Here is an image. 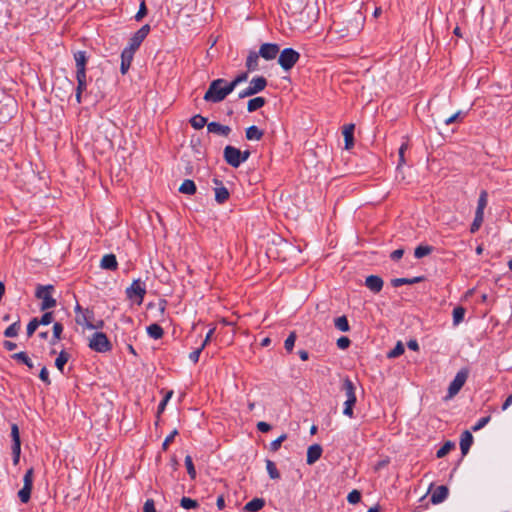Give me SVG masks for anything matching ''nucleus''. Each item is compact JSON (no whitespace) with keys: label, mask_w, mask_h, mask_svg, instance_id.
<instances>
[{"label":"nucleus","mask_w":512,"mask_h":512,"mask_svg":"<svg viewBox=\"0 0 512 512\" xmlns=\"http://www.w3.org/2000/svg\"><path fill=\"white\" fill-rule=\"evenodd\" d=\"M233 90L226 82L225 79L218 78L213 80L207 91L204 94L203 99L206 102L219 103L223 101Z\"/></svg>","instance_id":"f257e3e1"},{"label":"nucleus","mask_w":512,"mask_h":512,"mask_svg":"<svg viewBox=\"0 0 512 512\" xmlns=\"http://www.w3.org/2000/svg\"><path fill=\"white\" fill-rule=\"evenodd\" d=\"M54 291L53 285H39L36 289L35 296L41 300L40 310L47 311L56 306V299L52 297Z\"/></svg>","instance_id":"f03ea898"},{"label":"nucleus","mask_w":512,"mask_h":512,"mask_svg":"<svg viewBox=\"0 0 512 512\" xmlns=\"http://www.w3.org/2000/svg\"><path fill=\"white\" fill-rule=\"evenodd\" d=\"M89 348L98 353H105L112 349V344L103 332H95L89 340Z\"/></svg>","instance_id":"7ed1b4c3"},{"label":"nucleus","mask_w":512,"mask_h":512,"mask_svg":"<svg viewBox=\"0 0 512 512\" xmlns=\"http://www.w3.org/2000/svg\"><path fill=\"white\" fill-rule=\"evenodd\" d=\"M267 86V79L263 76L254 77L249 86L238 93V98L243 99L263 91Z\"/></svg>","instance_id":"20e7f679"},{"label":"nucleus","mask_w":512,"mask_h":512,"mask_svg":"<svg viewBox=\"0 0 512 512\" xmlns=\"http://www.w3.org/2000/svg\"><path fill=\"white\" fill-rule=\"evenodd\" d=\"M300 54L293 48H285L280 52L278 63L283 70L289 71L298 62Z\"/></svg>","instance_id":"39448f33"},{"label":"nucleus","mask_w":512,"mask_h":512,"mask_svg":"<svg viewBox=\"0 0 512 512\" xmlns=\"http://www.w3.org/2000/svg\"><path fill=\"white\" fill-rule=\"evenodd\" d=\"M145 294V285L141 282L140 279L134 280L132 284L126 289L127 297L130 300L136 302L138 305L142 304Z\"/></svg>","instance_id":"423d86ee"},{"label":"nucleus","mask_w":512,"mask_h":512,"mask_svg":"<svg viewBox=\"0 0 512 512\" xmlns=\"http://www.w3.org/2000/svg\"><path fill=\"white\" fill-rule=\"evenodd\" d=\"M150 32V26L148 24L143 25L138 31H136L129 40V45L125 49L135 53L140 47L141 43L147 37Z\"/></svg>","instance_id":"0eeeda50"},{"label":"nucleus","mask_w":512,"mask_h":512,"mask_svg":"<svg viewBox=\"0 0 512 512\" xmlns=\"http://www.w3.org/2000/svg\"><path fill=\"white\" fill-rule=\"evenodd\" d=\"M467 378L468 371L466 369L460 370L449 385L447 398L454 397L464 386Z\"/></svg>","instance_id":"6e6552de"},{"label":"nucleus","mask_w":512,"mask_h":512,"mask_svg":"<svg viewBox=\"0 0 512 512\" xmlns=\"http://www.w3.org/2000/svg\"><path fill=\"white\" fill-rule=\"evenodd\" d=\"M74 60L76 64V80L83 81L86 79V64L88 57L85 51H77L74 53Z\"/></svg>","instance_id":"1a4fd4ad"},{"label":"nucleus","mask_w":512,"mask_h":512,"mask_svg":"<svg viewBox=\"0 0 512 512\" xmlns=\"http://www.w3.org/2000/svg\"><path fill=\"white\" fill-rule=\"evenodd\" d=\"M240 156H241L240 149H238L234 146H231V145H227L224 148V151H223L224 160L231 167L238 168L242 164Z\"/></svg>","instance_id":"9d476101"},{"label":"nucleus","mask_w":512,"mask_h":512,"mask_svg":"<svg viewBox=\"0 0 512 512\" xmlns=\"http://www.w3.org/2000/svg\"><path fill=\"white\" fill-rule=\"evenodd\" d=\"M258 53L265 60H273L279 53V46L275 43H264L260 46Z\"/></svg>","instance_id":"9b49d317"},{"label":"nucleus","mask_w":512,"mask_h":512,"mask_svg":"<svg viewBox=\"0 0 512 512\" xmlns=\"http://www.w3.org/2000/svg\"><path fill=\"white\" fill-rule=\"evenodd\" d=\"M383 280L377 275H369L366 277L365 286L373 293H378L383 288Z\"/></svg>","instance_id":"f8f14e48"},{"label":"nucleus","mask_w":512,"mask_h":512,"mask_svg":"<svg viewBox=\"0 0 512 512\" xmlns=\"http://www.w3.org/2000/svg\"><path fill=\"white\" fill-rule=\"evenodd\" d=\"M11 438H12V454L13 456L20 455L21 452V441L20 432L17 424L11 426Z\"/></svg>","instance_id":"ddd939ff"},{"label":"nucleus","mask_w":512,"mask_h":512,"mask_svg":"<svg viewBox=\"0 0 512 512\" xmlns=\"http://www.w3.org/2000/svg\"><path fill=\"white\" fill-rule=\"evenodd\" d=\"M323 449L319 444H313L307 449V458L306 462L308 465L314 464L318 461L322 455Z\"/></svg>","instance_id":"4468645a"},{"label":"nucleus","mask_w":512,"mask_h":512,"mask_svg":"<svg viewBox=\"0 0 512 512\" xmlns=\"http://www.w3.org/2000/svg\"><path fill=\"white\" fill-rule=\"evenodd\" d=\"M207 130L209 133L218 134L224 137H227L231 132V128L229 126L220 124L218 122L208 123Z\"/></svg>","instance_id":"2eb2a0df"},{"label":"nucleus","mask_w":512,"mask_h":512,"mask_svg":"<svg viewBox=\"0 0 512 512\" xmlns=\"http://www.w3.org/2000/svg\"><path fill=\"white\" fill-rule=\"evenodd\" d=\"M213 181L217 185L214 188L215 200L218 203L222 204L229 198V191L226 187L222 185V183L218 179H214Z\"/></svg>","instance_id":"dca6fc26"},{"label":"nucleus","mask_w":512,"mask_h":512,"mask_svg":"<svg viewBox=\"0 0 512 512\" xmlns=\"http://www.w3.org/2000/svg\"><path fill=\"white\" fill-rule=\"evenodd\" d=\"M448 494V488L444 485H440L433 491L430 500L433 504H440L448 497Z\"/></svg>","instance_id":"f3484780"},{"label":"nucleus","mask_w":512,"mask_h":512,"mask_svg":"<svg viewBox=\"0 0 512 512\" xmlns=\"http://www.w3.org/2000/svg\"><path fill=\"white\" fill-rule=\"evenodd\" d=\"M354 124L345 125L342 131L345 141V149L349 150L354 145Z\"/></svg>","instance_id":"a211bd4d"},{"label":"nucleus","mask_w":512,"mask_h":512,"mask_svg":"<svg viewBox=\"0 0 512 512\" xmlns=\"http://www.w3.org/2000/svg\"><path fill=\"white\" fill-rule=\"evenodd\" d=\"M100 267L106 270L114 271L118 267V262L114 254H106L102 257Z\"/></svg>","instance_id":"6ab92c4d"},{"label":"nucleus","mask_w":512,"mask_h":512,"mask_svg":"<svg viewBox=\"0 0 512 512\" xmlns=\"http://www.w3.org/2000/svg\"><path fill=\"white\" fill-rule=\"evenodd\" d=\"M473 443V436L470 431L465 430L460 438V449L462 455H466Z\"/></svg>","instance_id":"aec40b11"},{"label":"nucleus","mask_w":512,"mask_h":512,"mask_svg":"<svg viewBox=\"0 0 512 512\" xmlns=\"http://www.w3.org/2000/svg\"><path fill=\"white\" fill-rule=\"evenodd\" d=\"M134 53L130 50L124 49L121 54V66L120 71L122 74H126L130 68L131 62L133 60Z\"/></svg>","instance_id":"412c9836"},{"label":"nucleus","mask_w":512,"mask_h":512,"mask_svg":"<svg viewBox=\"0 0 512 512\" xmlns=\"http://www.w3.org/2000/svg\"><path fill=\"white\" fill-rule=\"evenodd\" d=\"M342 390L345 392L346 400H357L355 395V386L349 378H345L343 380Z\"/></svg>","instance_id":"4be33fe9"},{"label":"nucleus","mask_w":512,"mask_h":512,"mask_svg":"<svg viewBox=\"0 0 512 512\" xmlns=\"http://www.w3.org/2000/svg\"><path fill=\"white\" fill-rule=\"evenodd\" d=\"M93 316V312L86 309L82 314H77L75 320L77 324L89 329V324H93Z\"/></svg>","instance_id":"5701e85b"},{"label":"nucleus","mask_w":512,"mask_h":512,"mask_svg":"<svg viewBox=\"0 0 512 512\" xmlns=\"http://www.w3.org/2000/svg\"><path fill=\"white\" fill-rule=\"evenodd\" d=\"M265 505V500L263 498H253L249 502H247L244 506L245 512H257L261 510Z\"/></svg>","instance_id":"b1692460"},{"label":"nucleus","mask_w":512,"mask_h":512,"mask_svg":"<svg viewBox=\"0 0 512 512\" xmlns=\"http://www.w3.org/2000/svg\"><path fill=\"white\" fill-rule=\"evenodd\" d=\"M263 135L264 132L255 125L248 127L245 131L246 139L249 141H259L262 139Z\"/></svg>","instance_id":"393cba45"},{"label":"nucleus","mask_w":512,"mask_h":512,"mask_svg":"<svg viewBox=\"0 0 512 512\" xmlns=\"http://www.w3.org/2000/svg\"><path fill=\"white\" fill-rule=\"evenodd\" d=\"M259 53L250 51L246 59V67L249 72L256 71L258 69Z\"/></svg>","instance_id":"a878e982"},{"label":"nucleus","mask_w":512,"mask_h":512,"mask_svg":"<svg viewBox=\"0 0 512 512\" xmlns=\"http://www.w3.org/2000/svg\"><path fill=\"white\" fill-rule=\"evenodd\" d=\"M179 192L182 194L193 195L196 193V185L193 180L185 179L179 187Z\"/></svg>","instance_id":"bb28decb"},{"label":"nucleus","mask_w":512,"mask_h":512,"mask_svg":"<svg viewBox=\"0 0 512 512\" xmlns=\"http://www.w3.org/2000/svg\"><path fill=\"white\" fill-rule=\"evenodd\" d=\"M11 358L15 361H17L18 363H21V364H24L26 365L29 369H32L34 367L31 359L29 358V356L27 355L26 352H18V353H14Z\"/></svg>","instance_id":"cd10ccee"},{"label":"nucleus","mask_w":512,"mask_h":512,"mask_svg":"<svg viewBox=\"0 0 512 512\" xmlns=\"http://www.w3.org/2000/svg\"><path fill=\"white\" fill-rule=\"evenodd\" d=\"M266 103L265 98L263 97H255L248 101L247 110L248 112H254L260 108H262Z\"/></svg>","instance_id":"c85d7f7f"},{"label":"nucleus","mask_w":512,"mask_h":512,"mask_svg":"<svg viewBox=\"0 0 512 512\" xmlns=\"http://www.w3.org/2000/svg\"><path fill=\"white\" fill-rule=\"evenodd\" d=\"M422 281V277H414V278H395L391 280V285L393 287H400L402 285L415 284Z\"/></svg>","instance_id":"c756f323"},{"label":"nucleus","mask_w":512,"mask_h":512,"mask_svg":"<svg viewBox=\"0 0 512 512\" xmlns=\"http://www.w3.org/2000/svg\"><path fill=\"white\" fill-rule=\"evenodd\" d=\"M147 333L153 339H160L162 338L164 331L160 325L154 323L147 327Z\"/></svg>","instance_id":"7c9ffc66"},{"label":"nucleus","mask_w":512,"mask_h":512,"mask_svg":"<svg viewBox=\"0 0 512 512\" xmlns=\"http://www.w3.org/2000/svg\"><path fill=\"white\" fill-rule=\"evenodd\" d=\"M191 126L196 129H202L207 124V118L201 116L200 114L194 115L190 119Z\"/></svg>","instance_id":"2f4dec72"},{"label":"nucleus","mask_w":512,"mask_h":512,"mask_svg":"<svg viewBox=\"0 0 512 512\" xmlns=\"http://www.w3.org/2000/svg\"><path fill=\"white\" fill-rule=\"evenodd\" d=\"M335 327L341 332H348L350 330V326L346 316H340L334 320Z\"/></svg>","instance_id":"473e14b6"},{"label":"nucleus","mask_w":512,"mask_h":512,"mask_svg":"<svg viewBox=\"0 0 512 512\" xmlns=\"http://www.w3.org/2000/svg\"><path fill=\"white\" fill-rule=\"evenodd\" d=\"M19 329H20V321L17 320L5 329L4 336L7 338L16 337L18 335Z\"/></svg>","instance_id":"72a5a7b5"},{"label":"nucleus","mask_w":512,"mask_h":512,"mask_svg":"<svg viewBox=\"0 0 512 512\" xmlns=\"http://www.w3.org/2000/svg\"><path fill=\"white\" fill-rule=\"evenodd\" d=\"M70 355L66 351H61L55 360V366L61 372L63 371L64 365L68 362Z\"/></svg>","instance_id":"f704fd0d"},{"label":"nucleus","mask_w":512,"mask_h":512,"mask_svg":"<svg viewBox=\"0 0 512 512\" xmlns=\"http://www.w3.org/2000/svg\"><path fill=\"white\" fill-rule=\"evenodd\" d=\"M433 251V248L429 245H419L415 248L414 256L418 259L429 255Z\"/></svg>","instance_id":"c9c22d12"},{"label":"nucleus","mask_w":512,"mask_h":512,"mask_svg":"<svg viewBox=\"0 0 512 512\" xmlns=\"http://www.w3.org/2000/svg\"><path fill=\"white\" fill-rule=\"evenodd\" d=\"M266 469H267V472L271 479H279L280 478V473H279L278 469L276 468V465L273 461H271L269 459L266 460Z\"/></svg>","instance_id":"e433bc0d"},{"label":"nucleus","mask_w":512,"mask_h":512,"mask_svg":"<svg viewBox=\"0 0 512 512\" xmlns=\"http://www.w3.org/2000/svg\"><path fill=\"white\" fill-rule=\"evenodd\" d=\"M465 316V309L462 306H457L453 309V324H460Z\"/></svg>","instance_id":"4c0bfd02"},{"label":"nucleus","mask_w":512,"mask_h":512,"mask_svg":"<svg viewBox=\"0 0 512 512\" xmlns=\"http://www.w3.org/2000/svg\"><path fill=\"white\" fill-rule=\"evenodd\" d=\"M248 79V73L242 72L238 74L231 82H229V86L232 90H234L238 85H240L243 82H246Z\"/></svg>","instance_id":"58836bf2"},{"label":"nucleus","mask_w":512,"mask_h":512,"mask_svg":"<svg viewBox=\"0 0 512 512\" xmlns=\"http://www.w3.org/2000/svg\"><path fill=\"white\" fill-rule=\"evenodd\" d=\"M454 447H455V444L452 441H447L437 451L436 456L438 458H442V457L446 456Z\"/></svg>","instance_id":"ea45409f"},{"label":"nucleus","mask_w":512,"mask_h":512,"mask_svg":"<svg viewBox=\"0 0 512 512\" xmlns=\"http://www.w3.org/2000/svg\"><path fill=\"white\" fill-rule=\"evenodd\" d=\"M87 88V80H81V81H77V87H76V101L77 103H81L82 101V93L83 91H85Z\"/></svg>","instance_id":"a19ab883"},{"label":"nucleus","mask_w":512,"mask_h":512,"mask_svg":"<svg viewBox=\"0 0 512 512\" xmlns=\"http://www.w3.org/2000/svg\"><path fill=\"white\" fill-rule=\"evenodd\" d=\"M185 466L187 468V472L191 479L196 478V470L192 461V457L190 455H187L185 457Z\"/></svg>","instance_id":"79ce46f5"},{"label":"nucleus","mask_w":512,"mask_h":512,"mask_svg":"<svg viewBox=\"0 0 512 512\" xmlns=\"http://www.w3.org/2000/svg\"><path fill=\"white\" fill-rule=\"evenodd\" d=\"M63 332V325L59 322L54 323L53 325V337L51 343L54 344L61 338V334Z\"/></svg>","instance_id":"37998d69"},{"label":"nucleus","mask_w":512,"mask_h":512,"mask_svg":"<svg viewBox=\"0 0 512 512\" xmlns=\"http://www.w3.org/2000/svg\"><path fill=\"white\" fill-rule=\"evenodd\" d=\"M32 488L22 487L18 492V497L22 503H27L31 497Z\"/></svg>","instance_id":"c03bdc74"},{"label":"nucleus","mask_w":512,"mask_h":512,"mask_svg":"<svg viewBox=\"0 0 512 512\" xmlns=\"http://www.w3.org/2000/svg\"><path fill=\"white\" fill-rule=\"evenodd\" d=\"M287 439V434H281L277 439L270 443V450L276 452L281 447V444Z\"/></svg>","instance_id":"a18cd8bd"},{"label":"nucleus","mask_w":512,"mask_h":512,"mask_svg":"<svg viewBox=\"0 0 512 512\" xmlns=\"http://www.w3.org/2000/svg\"><path fill=\"white\" fill-rule=\"evenodd\" d=\"M180 505L184 509H194L198 507L197 501L188 497H183L180 501Z\"/></svg>","instance_id":"49530a36"},{"label":"nucleus","mask_w":512,"mask_h":512,"mask_svg":"<svg viewBox=\"0 0 512 512\" xmlns=\"http://www.w3.org/2000/svg\"><path fill=\"white\" fill-rule=\"evenodd\" d=\"M33 474H34V470L33 468H30L26 471V473L24 474V477H23V487H29V488H32L33 487Z\"/></svg>","instance_id":"de8ad7c7"},{"label":"nucleus","mask_w":512,"mask_h":512,"mask_svg":"<svg viewBox=\"0 0 512 512\" xmlns=\"http://www.w3.org/2000/svg\"><path fill=\"white\" fill-rule=\"evenodd\" d=\"M404 353V346L398 342L396 346L387 354L388 358H396Z\"/></svg>","instance_id":"09e8293b"},{"label":"nucleus","mask_w":512,"mask_h":512,"mask_svg":"<svg viewBox=\"0 0 512 512\" xmlns=\"http://www.w3.org/2000/svg\"><path fill=\"white\" fill-rule=\"evenodd\" d=\"M296 333L295 332H291L289 334V336L286 338L285 342H284V347L285 349L288 351V352H291L293 350V347H294V344H295V341H296Z\"/></svg>","instance_id":"8fccbe9b"},{"label":"nucleus","mask_w":512,"mask_h":512,"mask_svg":"<svg viewBox=\"0 0 512 512\" xmlns=\"http://www.w3.org/2000/svg\"><path fill=\"white\" fill-rule=\"evenodd\" d=\"M356 401H351V400H346L344 402V409H343V414L345 416H348L349 418H352L353 417V407L355 405Z\"/></svg>","instance_id":"3c124183"},{"label":"nucleus","mask_w":512,"mask_h":512,"mask_svg":"<svg viewBox=\"0 0 512 512\" xmlns=\"http://www.w3.org/2000/svg\"><path fill=\"white\" fill-rule=\"evenodd\" d=\"M488 203V193L485 190L480 192L477 208L485 209Z\"/></svg>","instance_id":"603ef678"},{"label":"nucleus","mask_w":512,"mask_h":512,"mask_svg":"<svg viewBox=\"0 0 512 512\" xmlns=\"http://www.w3.org/2000/svg\"><path fill=\"white\" fill-rule=\"evenodd\" d=\"M347 500L350 504H357L361 500V493L358 490H352L348 494Z\"/></svg>","instance_id":"864d4df0"},{"label":"nucleus","mask_w":512,"mask_h":512,"mask_svg":"<svg viewBox=\"0 0 512 512\" xmlns=\"http://www.w3.org/2000/svg\"><path fill=\"white\" fill-rule=\"evenodd\" d=\"M490 419H491L490 416L480 418L476 422V424L474 426H472V431L476 432V431L482 429L483 427H485L488 424Z\"/></svg>","instance_id":"5fc2aeb1"},{"label":"nucleus","mask_w":512,"mask_h":512,"mask_svg":"<svg viewBox=\"0 0 512 512\" xmlns=\"http://www.w3.org/2000/svg\"><path fill=\"white\" fill-rule=\"evenodd\" d=\"M39 326L37 318H33L27 325V336L31 337Z\"/></svg>","instance_id":"6e6d98bb"},{"label":"nucleus","mask_w":512,"mask_h":512,"mask_svg":"<svg viewBox=\"0 0 512 512\" xmlns=\"http://www.w3.org/2000/svg\"><path fill=\"white\" fill-rule=\"evenodd\" d=\"M39 325H49L53 322V313L45 312L40 319H38Z\"/></svg>","instance_id":"4d7b16f0"},{"label":"nucleus","mask_w":512,"mask_h":512,"mask_svg":"<svg viewBox=\"0 0 512 512\" xmlns=\"http://www.w3.org/2000/svg\"><path fill=\"white\" fill-rule=\"evenodd\" d=\"M146 14H147L146 4H145V1H142L140 3L139 10H138V12L135 15V20L136 21H141L143 19V17L146 16Z\"/></svg>","instance_id":"13d9d810"},{"label":"nucleus","mask_w":512,"mask_h":512,"mask_svg":"<svg viewBox=\"0 0 512 512\" xmlns=\"http://www.w3.org/2000/svg\"><path fill=\"white\" fill-rule=\"evenodd\" d=\"M178 434L177 429H174L164 440L162 444L163 450H167L170 443L174 440L175 436Z\"/></svg>","instance_id":"bf43d9fd"},{"label":"nucleus","mask_w":512,"mask_h":512,"mask_svg":"<svg viewBox=\"0 0 512 512\" xmlns=\"http://www.w3.org/2000/svg\"><path fill=\"white\" fill-rule=\"evenodd\" d=\"M350 339L348 337H340L338 340H337V346L340 348V349H347L349 346H350Z\"/></svg>","instance_id":"052dcab7"},{"label":"nucleus","mask_w":512,"mask_h":512,"mask_svg":"<svg viewBox=\"0 0 512 512\" xmlns=\"http://www.w3.org/2000/svg\"><path fill=\"white\" fill-rule=\"evenodd\" d=\"M408 148V144L407 143H403L400 148H399V151H398V154H399V164L398 166H401L405 163V158H404V154H405V151L407 150Z\"/></svg>","instance_id":"680f3d73"},{"label":"nucleus","mask_w":512,"mask_h":512,"mask_svg":"<svg viewBox=\"0 0 512 512\" xmlns=\"http://www.w3.org/2000/svg\"><path fill=\"white\" fill-rule=\"evenodd\" d=\"M143 512H156L153 499H147L143 506Z\"/></svg>","instance_id":"e2e57ef3"},{"label":"nucleus","mask_w":512,"mask_h":512,"mask_svg":"<svg viewBox=\"0 0 512 512\" xmlns=\"http://www.w3.org/2000/svg\"><path fill=\"white\" fill-rule=\"evenodd\" d=\"M484 219V209L477 208L475 212V218L472 224H481Z\"/></svg>","instance_id":"0e129e2a"},{"label":"nucleus","mask_w":512,"mask_h":512,"mask_svg":"<svg viewBox=\"0 0 512 512\" xmlns=\"http://www.w3.org/2000/svg\"><path fill=\"white\" fill-rule=\"evenodd\" d=\"M39 378L44 382L46 383L47 385H49L51 383V380L49 378V372L47 370L46 367H43L39 373Z\"/></svg>","instance_id":"69168bd1"},{"label":"nucleus","mask_w":512,"mask_h":512,"mask_svg":"<svg viewBox=\"0 0 512 512\" xmlns=\"http://www.w3.org/2000/svg\"><path fill=\"white\" fill-rule=\"evenodd\" d=\"M203 348L200 346L199 348H197L196 350H194L193 352H191L189 354V359L193 362V363H197L198 360H199V357H200V354L202 352Z\"/></svg>","instance_id":"338daca9"},{"label":"nucleus","mask_w":512,"mask_h":512,"mask_svg":"<svg viewBox=\"0 0 512 512\" xmlns=\"http://www.w3.org/2000/svg\"><path fill=\"white\" fill-rule=\"evenodd\" d=\"M257 429L262 433H267L271 430V425L267 422L260 421L257 423Z\"/></svg>","instance_id":"774afa93"}]
</instances>
